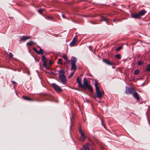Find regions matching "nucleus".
<instances>
[{"mask_svg": "<svg viewBox=\"0 0 150 150\" xmlns=\"http://www.w3.org/2000/svg\"><path fill=\"white\" fill-rule=\"evenodd\" d=\"M95 86L96 91V95L95 96V98L97 97L99 99H101L102 96L104 94V92L103 90L101 91H100L98 86V83L97 80H95Z\"/></svg>", "mask_w": 150, "mask_h": 150, "instance_id": "1", "label": "nucleus"}, {"mask_svg": "<svg viewBox=\"0 0 150 150\" xmlns=\"http://www.w3.org/2000/svg\"><path fill=\"white\" fill-rule=\"evenodd\" d=\"M80 87L83 88L85 89H87L91 92H92L93 90L92 87L90 85L88 84V81L86 78H84L83 80V84H82V87Z\"/></svg>", "mask_w": 150, "mask_h": 150, "instance_id": "2", "label": "nucleus"}, {"mask_svg": "<svg viewBox=\"0 0 150 150\" xmlns=\"http://www.w3.org/2000/svg\"><path fill=\"white\" fill-rule=\"evenodd\" d=\"M60 74L59 75V78L61 82L64 84H65L67 83L66 77L64 75V72L63 70H60L59 71Z\"/></svg>", "mask_w": 150, "mask_h": 150, "instance_id": "3", "label": "nucleus"}, {"mask_svg": "<svg viewBox=\"0 0 150 150\" xmlns=\"http://www.w3.org/2000/svg\"><path fill=\"white\" fill-rule=\"evenodd\" d=\"M79 133L81 134L80 140L83 142L86 138V136L82 131L81 126L79 127Z\"/></svg>", "mask_w": 150, "mask_h": 150, "instance_id": "4", "label": "nucleus"}, {"mask_svg": "<svg viewBox=\"0 0 150 150\" xmlns=\"http://www.w3.org/2000/svg\"><path fill=\"white\" fill-rule=\"evenodd\" d=\"M52 86L55 90L57 92H61L62 89L60 87L56 85L55 83H53L52 84Z\"/></svg>", "mask_w": 150, "mask_h": 150, "instance_id": "5", "label": "nucleus"}, {"mask_svg": "<svg viewBox=\"0 0 150 150\" xmlns=\"http://www.w3.org/2000/svg\"><path fill=\"white\" fill-rule=\"evenodd\" d=\"M134 91V90L132 88L126 87L125 92L127 94H132Z\"/></svg>", "mask_w": 150, "mask_h": 150, "instance_id": "6", "label": "nucleus"}, {"mask_svg": "<svg viewBox=\"0 0 150 150\" xmlns=\"http://www.w3.org/2000/svg\"><path fill=\"white\" fill-rule=\"evenodd\" d=\"M130 18H140V17L138 13H131Z\"/></svg>", "mask_w": 150, "mask_h": 150, "instance_id": "7", "label": "nucleus"}, {"mask_svg": "<svg viewBox=\"0 0 150 150\" xmlns=\"http://www.w3.org/2000/svg\"><path fill=\"white\" fill-rule=\"evenodd\" d=\"M103 62L108 65H114V64L109 61V60L106 59H104L103 60Z\"/></svg>", "mask_w": 150, "mask_h": 150, "instance_id": "8", "label": "nucleus"}, {"mask_svg": "<svg viewBox=\"0 0 150 150\" xmlns=\"http://www.w3.org/2000/svg\"><path fill=\"white\" fill-rule=\"evenodd\" d=\"M146 12V11H145L144 9H143L140 11H139L138 13L140 17V18L141 16L144 15Z\"/></svg>", "mask_w": 150, "mask_h": 150, "instance_id": "9", "label": "nucleus"}, {"mask_svg": "<svg viewBox=\"0 0 150 150\" xmlns=\"http://www.w3.org/2000/svg\"><path fill=\"white\" fill-rule=\"evenodd\" d=\"M133 97L136 99L137 100H140L139 97L138 96V95L137 92L134 91L133 93L132 94Z\"/></svg>", "mask_w": 150, "mask_h": 150, "instance_id": "10", "label": "nucleus"}, {"mask_svg": "<svg viewBox=\"0 0 150 150\" xmlns=\"http://www.w3.org/2000/svg\"><path fill=\"white\" fill-rule=\"evenodd\" d=\"M77 82L78 84V86L79 87H82V84L81 83V79L79 78V77H78L77 79Z\"/></svg>", "mask_w": 150, "mask_h": 150, "instance_id": "11", "label": "nucleus"}, {"mask_svg": "<svg viewBox=\"0 0 150 150\" xmlns=\"http://www.w3.org/2000/svg\"><path fill=\"white\" fill-rule=\"evenodd\" d=\"M76 61V58L74 57H72L71 59V64H75Z\"/></svg>", "mask_w": 150, "mask_h": 150, "instance_id": "12", "label": "nucleus"}, {"mask_svg": "<svg viewBox=\"0 0 150 150\" xmlns=\"http://www.w3.org/2000/svg\"><path fill=\"white\" fill-rule=\"evenodd\" d=\"M76 39H75V38H74L73 40H72V41L70 43L69 45L70 46H74L76 44Z\"/></svg>", "mask_w": 150, "mask_h": 150, "instance_id": "13", "label": "nucleus"}, {"mask_svg": "<svg viewBox=\"0 0 150 150\" xmlns=\"http://www.w3.org/2000/svg\"><path fill=\"white\" fill-rule=\"evenodd\" d=\"M77 69V66L75 64H71V70H73L74 71H75Z\"/></svg>", "mask_w": 150, "mask_h": 150, "instance_id": "14", "label": "nucleus"}, {"mask_svg": "<svg viewBox=\"0 0 150 150\" xmlns=\"http://www.w3.org/2000/svg\"><path fill=\"white\" fill-rule=\"evenodd\" d=\"M30 37H29L27 36H23L21 38V40L22 41H24L26 40L27 39H29Z\"/></svg>", "mask_w": 150, "mask_h": 150, "instance_id": "15", "label": "nucleus"}, {"mask_svg": "<svg viewBox=\"0 0 150 150\" xmlns=\"http://www.w3.org/2000/svg\"><path fill=\"white\" fill-rule=\"evenodd\" d=\"M23 98L24 99L26 100L31 101H33V100H32L30 98V97H28V96H23Z\"/></svg>", "mask_w": 150, "mask_h": 150, "instance_id": "16", "label": "nucleus"}, {"mask_svg": "<svg viewBox=\"0 0 150 150\" xmlns=\"http://www.w3.org/2000/svg\"><path fill=\"white\" fill-rule=\"evenodd\" d=\"M43 53V50L40 48V50L39 51H38L37 54H38L42 55Z\"/></svg>", "mask_w": 150, "mask_h": 150, "instance_id": "17", "label": "nucleus"}, {"mask_svg": "<svg viewBox=\"0 0 150 150\" xmlns=\"http://www.w3.org/2000/svg\"><path fill=\"white\" fill-rule=\"evenodd\" d=\"M42 65L46 69H48V66H47V62H43Z\"/></svg>", "mask_w": 150, "mask_h": 150, "instance_id": "18", "label": "nucleus"}, {"mask_svg": "<svg viewBox=\"0 0 150 150\" xmlns=\"http://www.w3.org/2000/svg\"><path fill=\"white\" fill-rule=\"evenodd\" d=\"M33 41H30L29 42H28V43H27V45H28L30 46H31L33 44Z\"/></svg>", "mask_w": 150, "mask_h": 150, "instance_id": "19", "label": "nucleus"}, {"mask_svg": "<svg viewBox=\"0 0 150 150\" xmlns=\"http://www.w3.org/2000/svg\"><path fill=\"white\" fill-rule=\"evenodd\" d=\"M143 64V62L142 61L140 60L138 61V65H141Z\"/></svg>", "mask_w": 150, "mask_h": 150, "instance_id": "20", "label": "nucleus"}, {"mask_svg": "<svg viewBox=\"0 0 150 150\" xmlns=\"http://www.w3.org/2000/svg\"><path fill=\"white\" fill-rule=\"evenodd\" d=\"M58 64H62V59L60 58H59L58 59Z\"/></svg>", "mask_w": 150, "mask_h": 150, "instance_id": "21", "label": "nucleus"}, {"mask_svg": "<svg viewBox=\"0 0 150 150\" xmlns=\"http://www.w3.org/2000/svg\"><path fill=\"white\" fill-rule=\"evenodd\" d=\"M42 61L43 62H47V61L46 60V59L45 57L44 56H42Z\"/></svg>", "mask_w": 150, "mask_h": 150, "instance_id": "22", "label": "nucleus"}, {"mask_svg": "<svg viewBox=\"0 0 150 150\" xmlns=\"http://www.w3.org/2000/svg\"><path fill=\"white\" fill-rule=\"evenodd\" d=\"M150 70V64L147 66V68L146 69V71H149Z\"/></svg>", "mask_w": 150, "mask_h": 150, "instance_id": "23", "label": "nucleus"}, {"mask_svg": "<svg viewBox=\"0 0 150 150\" xmlns=\"http://www.w3.org/2000/svg\"><path fill=\"white\" fill-rule=\"evenodd\" d=\"M101 20L104 21H105L106 23H107L109 21V20L107 18H102Z\"/></svg>", "mask_w": 150, "mask_h": 150, "instance_id": "24", "label": "nucleus"}, {"mask_svg": "<svg viewBox=\"0 0 150 150\" xmlns=\"http://www.w3.org/2000/svg\"><path fill=\"white\" fill-rule=\"evenodd\" d=\"M115 57L117 59H120L121 57L120 54H117L115 55Z\"/></svg>", "mask_w": 150, "mask_h": 150, "instance_id": "25", "label": "nucleus"}, {"mask_svg": "<svg viewBox=\"0 0 150 150\" xmlns=\"http://www.w3.org/2000/svg\"><path fill=\"white\" fill-rule=\"evenodd\" d=\"M62 57L63 58H64L65 60H67V56L66 55H65V54H64L63 56H62Z\"/></svg>", "mask_w": 150, "mask_h": 150, "instance_id": "26", "label": "nucleus"}, {"mask_svg": "<svg viewBox=\"0 0 150 150\" xmlns=\"http://www.w3.org/2000/svg\"><path fill=\"white\" fill-rule=\"evenodd\" d=\"M122 47L120 46L118 47L116 49L117 51H118L122 49Z\"/></svg>", "mask_w": 150, "mask_h": 150, "instance_id": "27", "label": "nucleus"}, {"mask_svg": "<svg viewBox=\"0 0 150 150\" xmlns=\"http://www.w3.org/2000/svg\"><path fill=\"white\" fill-rule=\"evenodd\" d=\"M139 72V71L138 70H135V71H134V74L135 75H137L138 74Z\"/></svg>", "mask_w": 150, "mask_h": 150, "instance_id": "28", "label": "nucleus"}, {"mask_svg": "<svg viewBox=\"0 0 150 150\" xmlns=\"http://www.w3.org/2000/svg\"><path fill=\"white\" fill-rule=\"evenodd\" d=\"M38 12L40 13H42L43 12V9H41V8H40V9H39L38 10Z\"/></svg>", "mask_w": 150, "mask_h": 150, "instance_id": "29", "label": "nucleus"}, {"mask_svg": "<svg viewBox=\"0 0 150 150\" xmlns=\"http://www.w3.org/2000/svg\"><path fill=\"white\" fill-rule=\"evenodd\" d=\"M46 18L48 20H52V18L50 16H47Z\"/></svg>", "mask_w": 150, "mask_h": 150, "instance_id": "30", "label": "nucleus"}, {"mask_svg": "<svg viewBox=\"0 0 150 150\" xmlns=\"http://www.w3.org/2000/svg\"><path fill=\"white\" fill-rule=\"evenodd\" d=\"M33 50L37 53V54L38 51L36 49L35 47H34L33 48Z\"/></svg>", "mask_w": 150, "mask_h": 150, "instance_id": "31", "label": "nucleus"}, {"mask_svg": "<svg viewBox=\"0 0 150 150\" xmlns=\"http://www.w3.org/2000/svg\"><path fill=\"white\" fill-rule=\"evenodd\" d=\"M33 50L37 53V54L38 51L36 49L35 47H34L33 48Z\"/></svg>", "mask_w": 150, "mask_h": 150, "instance_id": "32", "label": "nucleus"}, {"mask_svg": "<svg viewBox=\"0 0 150 150\" xmlns=\"http://www.w3.org/2000/svg\"><path fill=\"white\" fill-rule=\"evenodd\" d=\"M74 74V72H72L70 75L69 78H71L73 76Z\"/></svg>", "mask_w": 150, "mask_h": 150, "instance_id": "33", "label": "nucleus"}, {"mask_svg": "<svg viewBox=\"0 0 150 150\" xmlns=\"http://www.w3.org/2000/svg\"><path fill=\"white\" fill-rule=\"evenodd\" d=\"M9 56L11 58H13V55L12 53L11 52H10L9 54Z\"/></svg>", "mask_w": 150, "mask_h": 150, "instance_id": "34", "label": "nucleus"}, {"mask_svg": "<svg viewBox=\"0 0 150 150\" xmlns=\"http://www.w3.org/2000/svg\"><path fill=\"white\" fill-rule=\"evenodd\" d=\"M120 21V20H118V19H115L113 20V22H115V21Z\"/></svg>", "mask_w": 150, "mask_h": 150, "instance_id": "35", "label": "nucleus"}, {"mask_svg": "<svg viewBox=\"0 0 150 150\" xmlns=\"http://www.w3.org/2000/svg\"><path fill=\"white\" fill-rule=\"evenodd\" d=\"M62 17H63V18H66V16L64 15L63 14H62Z\"/></svg>", "mask_w": 150, "mask_h": 150, "instance_id": "36", "label": "nucleus"}, {"mask_svg": "<svg viewBox=\"0 0 150 150\" xmlns=\"http://www.w3.org/2000/svg\"><path fill=\"white\" fill-rule=\"evenodd\" d=\"M53 62L52 61H50L49 62V64L50 65H51L53 64Z\"/></svg>", "mask_w": 150, "mask_h": 150, "instance_id": "37", "label": "nucleus"}, {"mask_svg": "<svg viewBox=\"0 0 150 150\" xmlns=\"http://www.w3.org/2000/svg\"><path fill=\"white\" fill-rule=\"evenodd\" d=\"M66 60L67 63H69L70 62V60L68 59H67Z\"/></svg>", "mask_w": 150, "mask_h": 150, "instance_id": "38", "label": "nucleus"}, {"mask_svg": "<svg viewBox=\"0 0 150 150\" xmlns=\"http://www.w3.org/2000/svg\"><path fill=\"white\" fill-rule=\"evenodd\" d=\"M11 82L13 84H15L16 83L14 81H12Z\"/></svg>", "mask_w": 150, "mask_h": 150, "instance_id": "39", "label": "nucleus"}, {"mask_svg": "<svg viewBox=\"0 0 150 150\" xmlns=\"http://www.w3.org/2000/svg\"><path fill=\"white\" fill-rule=\"evenodd\" d=\"M101 123H102V125L105 128V127L103 125V123H102V122H101Z\"/></svg>", "mask_w": 150, "mask_h": 150, "instance_id": "40", "label": "nucleus"}, {"mask_svg": "<svg viewBox=\"0 0 150 150\" xmlns=\"http://www.w3.org/2000/svg\"><path fill=\"white\" fill-rule=\"evenodd\" d=\"M149 108L150 109V105L149 107Z\"/></svg>", "mask_w": 150, "mask_h": 150, "instance_id": "41", "label": "nucleus"}]
</instances>
